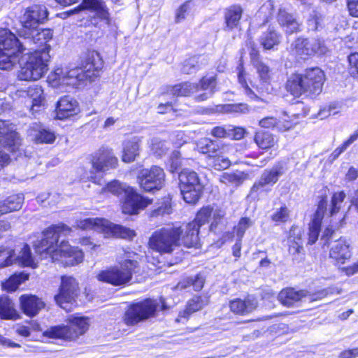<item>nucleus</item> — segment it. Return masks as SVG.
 Here are the masks:
<instances>
[{
	"mask_svg": "<svg viewBox=\"0 0 358 358\" xmlns=\"http://www.w3.org/2000/svg\"><path fill=\"white\" fill-rule=\"evenodd\" d=\"M205 280L201 275H197L194 278H187L183 281L180 282L176 288L178 289H186L188 287L192 286L195 291H200L204 285Z\"/></svg>",
	"mask_w": 358,
	"mask_h": 358,
	"instance_id": "3c124183",
	"label": "nucleus"
},
{
	"mask_svg": "<svg viewBox=\"0 0 358 358\" xmlns=\"http://www.w3.org/2000/svg\"><path fill=\"white\" fill-rule=\"evenodd\" d=\"M23 52H0V69L2 70H11L20 59V55Z\"/></svg>",
	"mask_w": 358,
	"mask_h": 358,
	"instance_id": "79ce46f5",
	"label": "nucleus"
},
{
	"mask_svg": "<svg viewBox=\"0 0 358 358\" xmlns=\"http://www.w3.org/2000/svg\"><path fill=\"white\" fill-rule=\"evenodd\" d=\"M281 40V36L273 29H268L267 31L263 33L259 42L264 50H273L275 46H278Z\"/></svg>",
	"mask_w": 358,
	"mask_h": 358,
	"instance_id": "ea45409f",
	"label": "nucleus"
},
{
	"mask_svg": "<svg viewBox=\"0 0 358 358\" xmlns=\"http://www.w3.org/2000/svg\"><path fill=\"white\" fill-rule=\"evenodd\" d=\"M0 317L4 320H16L18 318L14 303L7 296H0Z\"/></svg>",
	"mask_w": 358,
	"mask_h": 358,
	"instance_id": "c9c22d12",
	"label": "nucleus"
},
{
	"mask_svg": "<svg viewBox=\"0 0 358 358\" xmlns=\"http://www.w3.org/2000/svg\"><path fill=\"white\" fill-rule=\"evenodd\" d=\"M137 178L141 187L145 191L150 192L162 188L164 182L165 173L162 168L153 166L150 169L141 170Z\"/></svg>",
	"mask_w": 358,
	"mask_h": 358,
	"instance_id": "4468645a",
	"label": "nucleus"
},
{
	"mask_svg": "<svg viewBox=\"0 0 358 358\" xmlns=\"http://www.w3.org/2000/svg\"><path fill=\"white\" fill-rule=\"evenodd\" d=\"M77 8L80 13L87 10L94 13V17L105 22L107 24L110 22L109 9L103 0H83Z\"/></svg>",
	"mask_w": 358,
	"mask_h": 358,
	"instance_id": "412c9836",
	"label": "nucleus"
},
{
	"mask_svg": "<svg viewBox=\"0 0 358 358\" xmlns=\"http://www.w3.org/2000/svg\"><path fill=\"white\" fill-rule=\"evenodd\" d=\"M325 76L320 68L306 69L302 74H292L286 83V89L294 96L315 97L322 91Z\"/></svg>",
	"mask_w": 358,
	"mask_h": 358,
	"instance_id": "7ed1b4c3",
	"label": "nucleus"
},
{
	"mask_svg": "<svg viewBox=\"0 0 358 358\" xmlns=\"http://www.w3.org/2000/svg\"><path fill=\"white\" fill-rule=\"evenodd\" d=\"M91 162L93 171H85L81 176L80 179L96 182L94 171L96 172H104L110 169H114L117 165L118 159L111 149L101 147L92 155Z\"/></svg>",
	"mask_w": 358,
	"mask_h": 358,
	"instance_id": "0eeeda50",
	"label": "nucleus"
},
{
	"mask_svg": "<svg viewBox=\"0 0 358 358\" xmlns=\"http://www.w3.org/2000/svg\"><path fill=\"white\" fill-rule=\"evenodd\" d=\"M290 217V210L285 206H282L280 208L276 209L271 216L273 222L277 224L287 222Z\"/></svg>",
	"mask_w": 358,
	"mask_h": 358,
	"instance_id": "6e6d98bb",
	"label": "nucleus"
},
{
	"mask_svg": "<svg viewBox=\"0 0 358 358\" xmlns=\"http://www.w3.org/2000/svg\"><path fill=\"white\" fill-rule=\"evenodd\" d=\"M43 335L50 338H62L65 340H73L76 338V334L72 331V329L68 325L52 327L45 331Z\"/></svg>",
	"mask_w": 358,
	"mask_h": 358,
	"instance_id": "72a5a7b5",
	"label": "nucleus"
},
{
	"mask_svg": "<svg viewBox=\"0 0 358 358\" xmlns=\"http://www.w3.org/2000/svg\"><path fill=\"white\" fill-rule=\"evenodd\" d=\"M162 304V309L165 308L164 301L147 299L141 302L131 304L125 311L123 317L124 322L127 325H134L137 323L155 316V312Z\"/></svg>",
	"mask_w": 358,
	"mask_h": 358,
	"instance_id": "423d86ee",
	"label": "nucleus"
},
{
	"mask_svg": "<svg viewBox=\"0 0 358 358\" xmlns=\"http://www.w3.org/2000/svg\"><path fill=\"white\" fill-rule=\"evenodd\" d=\"M327 201L322 199L315 212L313 219L309 226L308 242L310 245L314 244L318 238L319 232L324 211L327 210Z\"/></svg>",
	"mask_w": 358,
	"mask_h": 358,
	"instance_id": "cd10ccee",
	"label": "nucleus"
},
{
	"mask_svg": "<svg viewBox=\"0 0 358 358\" xmlns=\"http://www.w3.org/2000/svg\"><path fill=\"white\" fill-rule=\"evenodd\" d=\"M78 292V287L76 279L71 276H63L59 292L55 295V300L62 308L69 310V304L75 301Z\"/></svg>",
	"mask_w": 358,
	"mask_h": 358,
	"instance_id": "2eb2a0df",
	"label": "nucleus"
},
{
	"mask_svg": "<svg viewBox=\"0 0 358 358\" xmlns=\"http://www.w3.org/2000/svg\"><path fill=\"white\" fill-rule=\"evenodd\" d=\"M248 178V174L241 171L234 173H224L221 177V181L224 183H231L234 185H239Z\"/></svg>",
	"mask_w": 358,
	"mask_h": 358,
	"instance_id": "09e8293b",
	"label": "nucleus"
},
{
	"mask_svg": "<svg viewBox=\"0 0 358 358\" xmlns=\"http://www.w3.org/2000/svg\"><path fill=\"white\" fill-rule=\"evenodd\" d=\"M199 90V84L183 83L171 88V93L174 96H189Z\"/></svg>",
	"mask_w": 358,
	"mask_h": 358,
	"instance_id": "de8ad7c7",
	"label": "nucleus"
},
{
	"mask_svg": "<svg viewBox=\"0 0 358 358\" xmlns=\"http://www.w3.org/2000/svg\"><path fill=\"white\" fill-rule=\"evenodd\" d=\"M350 73L355 78H358V53L355 52L349 55Z\"/></svg>",
	"mask_w": 358,
	"mask_h": 358,
	"instance_id": "774afa93",
	"label": "nucleus"
},
{
	"mask_svg": "<svg viewBox=\"0 0 358 358\" xmlns=\"http://www.w3.org/2000/svg\"><path fill=\"white\" fill-rule=\"evenodd\" d=\"M150 147L153 154L157 157H161L166 153L169 148L167 142L163 141L158 138L152 139Z\"/></svg>",
	"mask_w": 358,
	"mask_h": 358,
	"instance_id": "4d7b16f0",
	"label": "nucleus"
},
{
	"mask_svg": "<svg viewBox=\"0 0 358 358\" xmlns=\"http://www.w3.org/2000/svg\"><path fill=\"white\" fill-rule=\"evenodd\" d=\"M139 141L136 138L126 141L123 145L122 161L126 163L134 162L139 155Z\"/></svg>",
	"mask_w": 358,
	"mask_h": 358,
	"instance_id": "4c0bfd02",
	"label": "nucleus"
},
{
	"mask_svg": "<svg viewBox=\"0 0 358 358\" xmlns=\"http://www.w3.org/2000/svg\"><path fill=\"white\" fill-rule=\"evenodd\" d=\"M255 141L261 149H269L274 146L276 141L274 136L265 131H258L255 134Z\"/></svg>",
	"mask_w": 358,
	"mask_h": 358,
	"instance_id": "c03bdc74",
	"label": "nucleus"
},
{
	"mask_svg": "<svg viewBox=\"0 0 358 358\" xmlns=\"http://www.w3.org/2000/svg\"><path fill=\"white\" fill-rule=\"evenodd\" d=\"M253 224V221L248 217H243L240 220L237 226L234 227V231L238 238L242 239L245 231Z\"/></svg>",
	"mask_w": 358,
	"mask_h": 358,
	"instance_id": "0e129e2a",
	"label": "nucleus"
},
{
	"mask_svg": "<svg viewBox=\"0 0 358 358\" xmlns=\"http://www.w3.org/2000/svg\"><path fill=\"white\" fill-rule=\"evenodd\" d=\"M224 213L220 209H213V213L211 215L212 222L210 226V231H216L218 229V227H220V229H222L224 226Z\"/></svg>",
	"mask_w": 358,
	"mask_h": 358,
	"instance_id": "13d9d810",
	"label": "nucleus"
},
{
	"mask_svg": "<svg viewBox=\"0 0 358 358\" xmlns=\"http://www.w3.org/2000/svg\"><path fill=\"white\" fill-rule=\"evenodd\" d=\"M48 11L43 5L34 4L27 7L22 11L20 17V22L22 26L19 34L27 35L30 31H34L40 24H42L48 18Z\"/></svg>",
	"mask_w": 358,
	"mask_h": 358,
	"instance_id": "9b49d317",
	"label": "nucleus"
},
{
	"mask_svg": "<svg viewBox=\"0 0 358 358\" xmlns=\"http://www.w3.org/2000/svg\"><path fill=\"white\" fill-rule=\"evenodd\" d=\"M30 34L27 35H20L24 37L25 40L32 41L33 43L38 46H46L50 45L48 43L52 38L53 32L50 29H34V31H30Z\"/></svg>",
	"mask_w": 358,
	"mask_h": 358,
	"instance_id": "473e14b6",
	"label": "nucleus"
},
{
	"mask_svg": "<svg viewBox=\"0 0 358 358\" xmlns=\"http://www.w3.org/2000/svg\"><path fill=\"white\" fill-rule=\"evenodd\" d=\"M150 201L137 194L133 188L127 190L122 203V212L124 214H137L140 210L145 208Z\"/></svg>",
	"mask_w": 358,
	"mask_h": 358,
	"instance_id": "5701e85b",
	"label": "nucleus"
},
{
	"mask_svg": "<svg viewBox=\"0 0 358 358\" xmlns=\"http://www.w3.org/2000/svg\"><path fill=\"white\" fill-rule=\"evenodd\" d=\"M180 231L177 236L178 246L182 244L187 248L196 247L199 243V226L196 222H189L180 227H174Z\"/></svg>",
	"mask_w": 358,
	"mask_h": 358,
	"instance_id": "4be33fe9",
	"label": "nucleus"
},
{
	"mask_svg": "<svg viewBox=\"0 0 358 358\" xmlns=\"http://www.w3.org/2000/svg\"><path fill=\"white\" fill-rule=\"evenodd\" d=\"M67 322L71 324V329L76 334V338L83 335L90 326V320L87 317L70 315Z\"/></svg>",
	"mask_w": 358,
	"mask_h": 358,
	"instance_id": "58836bf2",
	"label": "nucleus"
},
{
	"mask_svg": "<svg viewBox=\"0 0 358 358\" xmlns=\"http://www.w3.org/2000/svg\"><path fill=\"white\" fill-rule=\"evenodd\" d=\"M20 301L23 313L29 317L36 315L45 307L44 302L34 295L24 294L20 296Z\"/></svg>",
	"mask_w": 358,
	"mask_h": 358,
	"instance_id": "c85d7f7f",
	"label": "nucleus"
},
{
	"mask_svg": "<svg viewBox=\"0 0 358 358\" xmlns=\"http://www.w3.org/2000/svg\"><path fill=\"white\" fill-rule=\"evenodd\" d=\"M216 86V78L215 76L203 77L199 83V89L201 88L203 90H210V94L212 95L215 92Z\"/></svg>",
	"mask_w": 358,
	"mask_h": 358,
	"instance_id": "338daca9",
	"label": "nucleus"
},
{
	"mask_svg": "<svg viewBox=\"0 0 358 358\" xmlns=\"http://www.w3.org/2000/svg\"><path fill=\"white\" fill-rule=\"evenodd\" d=\"M284 172V167L280 164L273 166L271 169L264 170L259 180L251 188V192H260L266 190L267 186H272L276 183Z\"/></svg>",
	"mask_w": 358,
	"mask_h": 358,
	"instance_id": "a211bd4d",
	"label": "nucleus"
},
{
	"mask_svg": "<svg viewBox=\"0 0 358 358\" xmlns=\"http://www.w3.org/2000/svg\"><path fill=\"white\" fill-rule=\"evenodd\" d=\"M14 253L13 250L0 248V268L13 264Z\"/></svg>",
	"mask_w": 358,
	"mask_h": 358,
	"instance_id": "e2e57ef3",
	"label": "nucleus"
},
{
	"mask_svg": "<svg viewBox=\"0 0 358 358\" xmlns=\"http://www.w3.org/2000/svg\"><path fill=\"white\" fill-rule=\"evenodd\" d=\"M243 9L240 6L233 5L226 9L224 18L227 29L232 30L239 24Z\"/></svg>",
	"mask_w": 358,
	"mask_h": 358,
	"instance_id": "e433bc0d",
	"label": "nucleus"
},
{
	"mask_svg": "<svg viewBox=\"0 0 358 358\" xmlns=\"http://www.w3.org/2000/svg\"><path fill=\"white\" fill-rule=\"evenodd\" d=\"M278 299L283 306L292 307L303 301H310L311 298L305 290L297 291L294 288H286L280 291Z\"/></svg>",
	"mask_w": 358,
	"mask_h": 358,
	"instance_id": "a878e982",
	"label": "nucleus"
},
{
	"mask_svg": "<svg viewBox=\"0 0 358 358\" xmlns=\"http://www.w3.org/2000/svg\"><path fill=\"white\" fill-rule=\"evenodd\" d=\"M24 196L22 194H14L8 196L2 202H0V211L1 214H6L21 209L24 202Z\"/></svg>",
	"mask_w": 358,
	"mask_h": 358,
	"instance_id": "f704fd0d",
	"label": "nucleus"
},
{
	"mask_svg": "<svg viewBox=\"0 0 358 358\" xmlns=\"http://www.w3.org/2000/svg\"><path fill=\"white\" fill-rule=\"evenodd\" d=\"M86 76L80 69H70L68 66H57L50 75L49 79L55 85H65L76 87Z\"/></svg>",
	"mask_w": 358,
	"mask_h": 358,
	"instance_id": "dca6fc26",
	"label": "nucleus"
},
{
	"mask_svg": "<svg viewBox=\"0 0 358 358\" xmlns=\"http://www.w3.org/2000/svg\"><path fill=\"white\" fill-rule=\"evenodd\" d=\"M51 46L48 45L33 52L22 54L19 60L17 77L21 80L35 81L43 78L48 71Z\"/></svg>",
	"mask_w": 358,
	"mask_h": 358,
	"instance_id": "20e7f679",
	"label": "nucleus"
},
{
	"mask_svg": "<svg viewBox=\"0 0 358 358\" xmlns=\"http://www.w3.org/2000/svg\"><path fill=\"white\" fill-rule=\"evenodd\" d=\"M257 307V302L255 299L247 298L244 300L236 299L229 303V308L231 312L241 315H246L251 313Z\"/></svg>",
	"mask_w": 358,
	"mask_h": 358,
	"instance_id": "c756f323",
	"label": "nucleus"
},
{
	"mask_svg": "<svg viewBox=\"0 0 358 358\" xmlns=\"http://www.w3.org/2000/svg\"><path fill=\"white\" fill-rule=\"evenodd\" d=\"M196 148L200 152L207 155L208 159L220 148V144L210 138H203L197 142Z\"/></svg>",
	"mask_w": 358,
	"mask_h": 358,
	"instance_id": "37998d69",
	"label": "nucleus"
},
{
	"mask_svg": "<svg viewBox=\"0 0 358 358\" xmlns=\"http://www.w3.org/2000/svg\"><path fill=\"white\" fill-rule=\"evenodd\" d=\"M277 20L279 24L288 34L296 33L300 30L301 24L293 17L292 15L289 14L284 9L279 10Z\"/></svg>",
	"mask_w": 358,
	"mask_h": 358,
	"instance_id": "7c9ffc66",
	"label": "nucleus"
},
{
	"mask_svg": "<svg viewBox=\"0 0 358 358\" xmlns=\"http://www.w3.org/2000/svg\"><path fill=\"white\" fill-rule=\"evenodd\" d=\"M103 63L99 54L96 51L88 52L85 60L82 62L81 66L76 67V69H80L82 73L86 76L80 82L92 81L97 76V73L101 69Z\"/></svg>",
	"mask_w": 358,
	"mask_h": 358,
	"instance_id": "aec40b11",
	"label": "nucleus"
},
{
	"mask_svg": "<svg viewBox=\"0 0 358 358\" xmlns=\"http://www.w3.org/2000/svg\"><path fill=\"white\" fill-rule=\"evenodd\" d=\"M80 112L78 102L69 96H64L57 101L56 117L59 120H64L73 116Z\"/></svg>",
	"mask_w": 358,
	"mask_h": 358,
	"instance_id": "bb28decb",
	"label": "nucleus"
},
{
	"mask_svg": "<svg viewBox=\"0 0 358 358\" xmlns=\"http://www.w3.org/2000/svg\"><path fill=\"white\" fill-rule=\"evenodd\" d=\"M345 198V194L343 191L334 194L331 198V208L329 209V213L331 215H333L339 211Z\"/></svg>",
	"mask_w": 358,
	"mask_h": 358,
	"instance_id": "052dcab7",
	"label": "nucleus"
},
{
	"mask_svg": "<svg viewBox=\"0 0 358 358\" xmlns=\"http://www.w3.org/2000/svg\"><path fill=\"white\" fill-rule=\"evenodd\" d=\"M179 232L174 227L157 230L150 238L149 246L159 253H171L178 247Z\"/></svg>",
	"mask_w": 358,
	"mask_h": 358,
	"instance_id": "6e6552de",
	"label": "nucleus"
},
{
	"mask_svg": "<svg viewBox=\"0 0 358 358\" xmlns=\"http://www.w3.org/2000/svg\"><path fill=\"white\" fill-rule=\"evenodd\" d=\"M208 303V299L206 296H195L189 301L185 313H193L201 310Z\"/></svg>",
	"mask_w": 358,
	"mask_h": 358,
	"instance_id": "603ef678",
	"label": "nucleus"
},
{
	"mask_svg": "<svg viewBox=\"0 0 358 358\" xmlns=\"http://www.w3.org/2000/svg\"><path fill=\"white\" fill-rule=\"evenodd\" d=\"M55 140V134L49 129H41L35 135V141L38 143H52Z\"/></svg>",
	"mask_w": 358,
	"mask_h": 358,
	"instance_id": "680f3d73",
	"label": "nucleus"
},
{
	"mask_svg": "<svg viewBox=\"0 0 358 358\" xmlns=\"http://www.w3.org/2000/svg\"><path fill=\"white\" fill-rule=\"evenodd\" d=\"M358 139V132L355 131L345 140L341 145L338 146L329 156L328 161L333 163L339 156L344 152L354 142Z\"/></svg>",
	"mask_w": 358,
	"mask_h": 358,
	"instance_id": "49530a36",
	"label": "nucleus"
},
{
	"mask_svg": "<svg viewBox=\"0 0 358 358\" xmlns=\"http://www.w3.org/2000/svg\"><path fill=\"white\" fill-rule=\"evenodd\" d=\"M236 152L233 145L220 143V148L208 159V164L217 171L227 169L231 166V158Z\"/></svg>",
	"mask_w": 358,
	"mask_h": 358,
	"instance_id": "f3484780",
	"label": "nucleus"
},
{
	"mask_svg": "<svg viewBox=\"0 0 358 358\" xmlns=\"http://www.w3.org/2000/svg\"><path fill=\"white\" fill-rule=\"evenodd\" d=\"M213 213V208L210 206H206L201 208L197 213L196 218L192 222H196L199 229L206 223H207L209 219L211 217Z\"/></svg>",
	"mask_w": 358,
	"mask_h": 358,
	"instance_id": "bf43d9fd",
	"label": "nucleus"
},
{
	"mask_svg": "<svg viewBox=\"0 0 358 358\" xmlns=\"http://www.w3.org/2000/svg\"><path fill=\"white\" fill-rule=\"evenodd\" d=\"M207 64L206 59L203 56L192 57L186 59L182 66V71L186 74L196 73Z\"/></svg>",
	"mask_w": 358,
	"mask_h": 358,
	"instance_id": "a19ab883",
	"label": "nucleus"
},
{
	"mask_svg": "<svg viewBox=\"0 0 358 358\" xmlns=\"http://www.w3.org/2000/svg\"><path fill=\"white\" fill-rule=\"evenodd\" d=\"M255 67L260 77V79L265 83H267L268 81L271 78L272 73L270 68L261 62H257L255 64ZM238 81L241 84L243 92L245 94L250 98V99H262L260 98L261 96H264L265 94L269 93V86L268 84H262L260 87H257L256 90L258 92L259 95L255 94V92L249 87L246 80H245V73L241 70L238 73Z\"/></svg>",
	"mask_w": 358,
	"mask_h": 358,
	"instance_id": "f8f14e48",
	"label": "nucleus"
},
{
	"mask_svg": "<svg viewBox=\"0 0 358 358\" xmlns=\"http://www.w3.org/2000/svg\"><path fill=\"white\" fill-rule=\"evenodd\" d=\"M327 51L323 43L317 38H297L291 45V52L301 59L315 54L322 55Z\"/></svg>",
	"mask_w": 358,
	"mask_h": 358,
	"instance_id": "ddd939ff",
	"label": "nucleus"
},
{
	"mask_svg": "<svg viewBox=\"0 0 358 358\" xmlns=\"http://www.w3.org/2000/svg\"><path fill=\"white\" fill-rule=\"evenodd\" d=\"M131 187L127 186L124 183H122L118 180H113L107 184V185L103 188V192H109L114 195L120 196L126 194V192L130 189Z\"/></svg>",
	"mask_w": 358,
	"mask_h": 358,
	"instance_id": "864d4df0",
	"label": "nucleus"
},
{
	"mask_svg": "<svg viewBox=\"0 0 358 358\" xmlns=\"http://www.w3.org/2000/svg\"><path fill=\"white\" fill-rule=\"evenodd\" d=\"M103 63L99 54L96 51L88 52L85 60L82 62L81 66L76 67V69H80L82 73L86 76L80 82L92 81L97 76V73L101 69Z\"/></svg>",
	"mask_w": 358,
	"mask_h": 358,
	"instance_id": "6ab92c4d",
	"label": "nucleus"
},
{
	"mask_svg": "<svg viewBox=\"0 0 358 358\" xmlns=\"http://www.w3.org/2000/svg\"><path fill=\"white\" fill-rule=\"evenodd\" d=\"M71 231V229L64 224L48 227L43 231L41 240L35 244L36 252L41 259H50L53 262H57L67 266L80 263L84 257L81 250L71 247L65 241L58 245L59 238L69 234Z\"/></svg>",
	"mask_w": 358,
	"mask_h": 358,
	"instance_id": "f257e3e1",
	"label": "nucleus"
},
{
	"mask_svg": "<svg viewBox=\"0 0 358 358\" xmlns=\"http://www.w3.org/2000/svg\"><path fill=\"white\" fill-rule=\"evenodd\" d=\"M249 109L246 104H226L216 106L215 111L220 113H246Z\"/></svg>",
	"mask_w": 358,
	"mask_h": 358,
	"instance_id": "5fc2aeb1",
	"label": "nucleus"
},
{
	"mask_svg": "<svg viewBox=\"0 0 358 358\" xmlns=\"http://www.w3.org/2000/svg\"><path fill=\"white\" fill-rule=\"evenodd\" d=\"M25 50H27L25 44L20 42L9 29H0V52H24Z\"/></svg>",
	"mask_w": 358,
	"mask_h": 358,
	"instance_id": "b1692460",
	"label": "nucleus"
},
{
	"mask_svg": "<svg viewBox=\"0 0 358 358\" xmlns=\"http://www.w3.org/2000/svg\"><path fill=\"white\" fill-rule=\"evenodd\" d=\"M15 130L14 124L0 120V145L8 148L11 152L16 151L21 143V139ZM9 160L8 155L0 150V169L8 164Z\"/></svg>",
	"mask_w": 358,
	"mask_h": 358,
	"instance_id": "9d476101",
	"label": "nucleus"
},
{
	"mask_svg": "<svg viewBox=\"0 0 358 358\" xmlns=\"http://www.w3.org/2000/svg\"><path fill=\"white\" fill-rule=\"evenodd\" d=\"M27 94L30 99V110L32 113L40 110L41 108L44 106L45 99L43 94V90L39 85H33L27 90Z\"/></svg>",
	"mask_w": 358,
	"mask_h": 358,
	"instance_id": "2f4dec72",
	"label": "nucleus"
},
{
	"mask_svg": "<svg viewBox=\"0 0 358 358\" xmlns=\"http://www.w3.org/2000/svg\"><path fill=\"white\" fill-rule=\"evenodd\" d=\"M76 227L83 230L94 229L103 231L107 237L132 239L136 236L135 231L129 228L98 217L78 220L76 222Z\"/></svg>",
	"mask_w": 358,
	"mask_h": 358,
	"instance_id": "39448f33",
	"label": "nucleus"
},
{
	"mask_svg": "<svg viewBox=\"0 0 358 358\" xmlns=\"http://www.w3.org/2000/svg\"><path fill=\"white\" fill-rule=\"evenodd\" d=\"M350 243L345 238H341L331 243L329 257L338 264H343L351 257Z\"/></svg>",
	"mask_w": 358,
	"mask_h": 358,
	"instance_id": "393cba45",
	"label": "nucleus"
},
{
	"mask_svg": "<svg viewBox=\"0 0 358 358\" xmlns=\"http://www.w3.org/2000/svg\"><path fill=\"white\" fill-rule=\"evenodd\" d=\"M180 189L183 199L188 203H196L201 194L203 185L198 175L193 171L185 169L179 174Z\"/></svg>",
	"mask_w": 358,
	"mask_h": 358,
	"instance_id": "1a4fd4ad",
	"label": "nucleus"
},
{
	"mask_svg": "<svg viewBox=\"0 0 358 358\" xmlns=\"http://www.w3.org/2000/svg\"><path fill=\"white\" fill-rule=\"evenodd\" d=\"M341 110V105L338 103H331L329 106L320 110L319 115L322 118H325L330 115H336Z\"/></svg>",
	"mask_w": 358,
	"mask_h": 358,
	"instance_id": "69168bd1",
	"label": "nucleus"
},
{
	"mask_svg": "<svg viewBox=\"0 0 358 358\" xmlns=\"http://www.w3.org/2000/svg\"><path fill=\"white\" fill-rule=\"evenodd\" d=\"M29 275L24 273H15L10 276L8 280L2 285L3 288L8 292L15 291L20 285L27 280Z\"/></svg>",
	"mask_w": 358,
	"mask_h": 358,
	"instance_id": "a18cd8bd",
	"label": "nucleus"
},
{
	"mask_svg": "<svg viewBox=\"0 0 358 358\" xmlns=\"http://www.w3.org/2000/svg\"><path fill=\"white\" fill-rule=\"evenodd\" d=\"M15 260L18 264H22L24 266L35 268L37 266V264L35 262L31 255L30 248L28 245H24Z\"/></svg>",
	"mask_w": 358,
	"mask_h": 358,
	"instance_id": "8fccbe9b",
	"label": "nucleus"
},
{
	"mask_svg": "<svg viewBox=\"0 0 358 358\" xmlns=\"http://www.w3.org/2000/svg\"><path fill=\"white\" fill-rule=\"evenodd\" d=\"M138 255L130 250L121 249L118 252V265L111 266L98 273V280L114 286H122L130 282L136 273L139 264Z\"/></svg>",
	"mask_w": 358,
	"mask_h": 358,
	"instance_id": "f03ea898",
	"label": "nucleus"
}]
</instances>
